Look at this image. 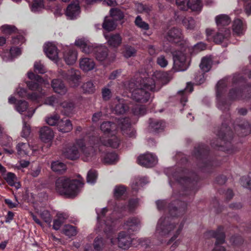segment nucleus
Here are the masks:
<instances>
[{"label":"nucleus","mask_w":251,"mask_h":251,"mask_svg":"<svg viewBox=\"0 0 251 251\" xmlns=\"http://www.w3.org/2000/svg\"><path fill=\"white\" fill-rule=\"evenodd\" d=\"M167 74L156 72L151 77L145 78L137 76L136 78L124 83V89L129 91L132 99L138 102H146L149 100L151 95L149 91L155 90V86L163 84L166 81Z\"/></svg>","instance_id":"nucleus-1"},{"label":"nucleus","mask_w":251,"mask_h":251,"mask_svg":"<svg viewBox=\"0 0 251 251\" xmlns=\"http://www.w3.org/2000/svg\"><path fill=\"white\" fill-rule=\"evenodd\" d=\"M186 220L176 222L169 217H161L158 221L155 230V236L160 244L166 243L167 246L172 245L170 250H175L180 244L179 240H176L182 230Z\"/></svg>","instance_id":"nucleus-2"},{"label":"nucleus","mask_w":251,"mask_h":251,"mask_svg":"<svg viewBox=\"0 0 251 251\" xmlns=\"http://www.w3.org/2000/svg\"><path fill=\"white\" fill-rule=\"evenodd\" d=\"M96 211L97 214V218L99 221L103 216L107 212V210L106 208L101 209L96 208ZM111 219V218H110ZM99 222H100L99 221ZM115 222L111 221V219H107L104 221L103 224H100L98 227L100 230H103L106 233L107 237L110 239L111 243L113 245L118 244V246L123 249L126 250L128 249L132 242V240L129 234H126L125 231H122L119 233L117 238H114V232L113 231V227L115 225Z\"/></svg>","instance_id":"nucleus-3"},{"label":"nucleus","mask_w":251,"mask_h":251,"mask_svg":"<svg viewBox=\"0 0 251 251\" xmlns=\"http://www.w3.org/2000/svg\"><path fill=\"white\" fill-rule=\"evenodd\" d=\"M28 77L31 81L27 82L28 88L36 92H33L31 94L27 93L24 88H19L16 90V93L20 97H27V99L39 102L40 100L45 95V92L43 90V87L49 86V82L47 80L43 79L39 75H35L32 72L27 73Z\"/></svg>","instance_id":"nucleus-4"},{"label":"nucleus","mask_w":251,"mask_h":251,"mask_svg":"<svg viewBox=\"0 0 251 251\" xmlns=\"http://www.w3.org/2000/svg\"><path fill=\"white\" fill-rule=\"evenodd\" d=\"M83 184L80 180L61 177L56 180L55 189L56 192L60 195L68 198H73L80 192Z\"/></svg>","instance_id":"nucleus-5"},{"label":"nucleus","mask_w":251,"mask_h":251,"mask_svg":"<svg viewBox=\"0 0 251 251\" xmlns=\"http://www.w3.org/2000/svg\"><path fill=\"white\" fill-rule=\"evenodd\" d=\"M84 147V141L82 139L77 140L75 144L65 148L63 151L64 156L69 159L74 160L79 156V150L83 153V159L88 161L95 155L96 151L93 147Z\"/></svg>","instance_id":"nucleus-6"},{"label":"nucleus","mask_w":251,"mask_h":251,"mask_svg":"<svg viewBox=\"0 0 251 251\" xmlns=\"http://www.w3.org/2000/svg\"><path fill=\"white\" fill-rule=\"evenodd\" d=\"M16 102V99L11 96L8 98V102L10 104L15 103L16 110L21 114H24L23 117L31 118L35 112V109L28 107V103L25 100H19Z\"/></svg>","instance_id":"nucleus-7"},{"label":"nucleus","mask_w":251,"mask_h":251,"mask_svg":"<svg viewBox=\"0 0 251 251\" xmlns=\"http://www.w3.org/2000/svg\"><path fill=\"white\" fill-rule=\"evenodd\" d=\"M59 75L66 80L70 87L76 88L80 83L81 75L78 70L74 69L69 70L67 73L60 70L58 71Z\"/></svg>","instance_id":"nucleus-8"},{"label":"nucleus","mask_w":251,"mask_h":251,"mask_svg":"<svg viewBox=\"0 0 251 251\" xmlns=\"http://www.w3.org/2000/svg\"><path fill=\"white\" fill-rule=\"evenodd\" d=\"M206 34L208 40H213L215 43L220 44L228 39L230 35V31L228 28H223L215 32L211 28H207Z\"/></svg>","instance_id":"nucleus-9"},{"label":"nucleus","mask_w":251,"mask_h":251,"mask_svg":"<svg viewBox=\"0 0 251 251\" xmlns=\"http://www.w3.org/2000/svg\"><path fill=\"white\" fill-rule=\"evenodd\" d=\"M187 50V48H185L183 51L178 50L173 53L174 66L177 72L184 71L188 67L186 62V53L184 52Z\"/></svg>","instance_id":"nucleus-10"},{"label":"nucleus","mask_w":251,"mask_h":251,"mask_svg":"<svg viewBox=\"0 0 251 251\" xmlns=\"http://www.w3.org/2000/svg\"><path fill=\"white\" fill-rule=\"evenodd\" d=\"M223 226H219L216 231L210 230L205 233L207 237H213L216 239L215 247L212 251H226L225 249L221 246L225 242V235Z\"/></svg>","instance_id":"nucleus-11"},{"label":"nucleus","mask_w":251,"mask_h":251,"mask_svg":"<svg viewBox=\"0 0 251 251\" xmlns=\"http://www.w3.org/2000/svg\"><path fill=\"white\" fill-rule=\"evenodd\" d=\"M118 124L124 135L130 138L135 137L136 131L131 126L128 118L119 119Z\"/></svg>","instance_id":"nucleus-12"},{"label":"nucleus","mask_w":251,"mask_h":251,"mask_svg":"<svg viewBox=\"0 0 251 251\" xmlns=\"http://www.w3.org/2000/svg\"><path fill=\"white\" fill-rule=\"evenodd\" d=\"M138 164L147 168L155 165L158 161L157 157L152 153H146L140 155L137 159Z\"/></svg>","instance_id":"nucleus-13"},{"label":"nucleus","mask_w":251,"mask_h":251,"mask_svg":"<svg viewBox=\"0 0 251 251\" xmlns=\"http://www.w3.org/2000/svg\"><path fill=\"white\" fill-rule=\"evenodd\" d=\"M63 54L64 60L67 65H73L76 62L78 53L73 47L67 46L64 48Z\"/></svg>","instance_id":"nucleus-14"},{"label":"nucleus","mask_w":251,"mask_h":251,"mask_svg":"<svg viewBox=\"0 0 251 251\" xmlns=\"http://www.w3.org/2000/svg\"><path fill=\"white\" fill-rule=\"evenodd\" d=\"M80 9L77 0L72 2L67 7L65 14L68 19L73 20L76 18L80 14Z\"/></svg>","instance_id":"nucleus-15"},{"label":"nucleus","mask_w":251,"mask_h":251,"mask_svg":"<svg viewBox=\"0 0 251 251\" xmlns=\"http://www.w3.org/2000/svg\"><path fill=\"white\" fill-rule=\"evenodd\" d=\"M225 86V81L224 80H220L218 82L216 86L217 107L219 109L222 110H225L227 107V105L225 103V102L222 100L221 98V95Z\"/></svg>","instance_id":"nucleus-16"},{"label":"nucleus","mask_w":251,"mask_h":251,"mask_svg":"<svg viewBox=\"0 0 251 251\" xmlns=\"http://www.w3.org/2000/svg\"><path fill=\"white\" fill-rule=\"evenodd\" d=\"M51 87L53 91L61 95H64L68 91V89L63 81L58 78L54 79L51 81Z\"/></svg>","instance_id":"nucleus-17"},{"label":"nucleus","mask_w":251,"mask_h":251,"mask_svg":"<svg viewBox=\"0 0 251 251\" xmlns=\"http://www.w3.org/2000/svg\"><path fill=\"white\" fill-rule=\"evenodd\" d=\"M44 51L50 59L55 60L58 58V50L56 46L52 43L49 42L44 46Z\"/></svg>","instance_id":"nucleus-18"},{"label":"nucleus","mask_w":251,"mask_h":251,"mask_svg":"<svg viewBox=\"0 0 251 251\" xmlns=\"http://www.w3.org/2000/svg\"><path fill=\"white\" fill-rule=\"evenodd\" d=\"M124 227L127 230L129 233L137 231L141 227V222L139 219L136 218L129 219L125 223Z\"/></svg>","instance_id":"nucleus-19"},{"label":"nucleus","mask_w":251,"mask_h":251,"mask_svg":"<svg viewBox=\"0 0 251 251\" xmlns=\"http://www.w3.org/2000/svg\"><path fill=\"white\" fill-rule=\"evenodd\" d=\"M40 137L41 140L45 143H50L54 137L53 130L48 126H44L41 128L40 131Z\"/></svg>","instance_id":"nucleus-20"},{"label":"nucleus","mask_w":251,"mask_h":251,"mask_svg":"<svg viewBox=\"0 0 251 251\" xmlns=\"http://www.w3.org/2000/svg\"><path fill=\"white\" fill-rule=\"evenodd\" d=\"M96 49V50L95 53V55L98 61L102 62L106 59H109L107 57L108 50L107 47L104 46L100 45Z\"/></svg>","instance_id":"nucleus-21"},{"label":"nucleus","mask_w":251,"mask_h":251,"mask_svg":"<svg viewBox=\"0 0 251 251\" xmlns=\"http://www.w3.org/2000/svg\"><path fill=\"white\" fill-rule=\"evenodd\" d=\"M79 67L83 71L87 72L95 68V63L92 59L85 57L80 60Z\"/></svg>","instance_id":"nucleus-22"},{"label":"nucleus","mask_w":251,"mask_h":251,"mask_svg":"<svg viewBox=\"0 0 251 251\" xmlns=\"http://www.w3.org/2000/svg\"><path fill=\"white\" fill-rule=\"evenodd\" d=\"M232 30L235 34L238 36L242 35L246 30L245 24L241 20L236 19L233 22Z\"/></svg>","instance_id":"nucleus-23"},{"label":"nucleus","mask_w":251,"mask_h":251,"mask_svg":"<svg viewBox=\"0 0 251 251\" xmlns=\"http://www.w3.org/2000/svg\"><path fill=\"white\" fill-rule=\"evenodd\" d=\"M182 33L181 30L173 28L168 32L167 39L170 42L177 43L182 39Z\"/></svg>","instance_id":"nucleus-24"},{"label":"nucleus","mask_w":251,"mask_h":251,"mask_svg":"<svg viewBox=\"0 0 251 251\" xmlns=\"http://www.w3.org/2000/svg\"><path fill=\"white\" fill-rule=\"evenodd\" d=\"M104 36L108 45L112 47L117 48L122 43V38L119 34H110L109 35L104 34Z\"/></svg>","instance_id":"nucleus-25"},{"label":"nucleus","mask_w":251,"mask_h":251,"mask_svg":"<svg viewBox=\"0 0 251 251\" xmlns=\"http://www.w3.org/2000/svg\"><path fill=\"white\" fill-rule=\"evenodd\" d=\"M36 212L39 214L41 218L48 224H50L52 219L48 210L45 209L40 205H36L34 207Z\"/></svg>","instance_id":"nucleus-26"},{"label":"nucleus","mask_w":251,"mask_h":251,"mask_svg":"<svg viewBox=\"0 0 251 251\" xmlns=\"http://www.w3.org/2000/svg\"><path fill=\"white\" fill-rule=\"evenodd\" d=\"M22 51L20 48L18 47H12L10 49L8 56L6 55V53H2L0 55L2 59L6 62L11 61L15 58L20 56L21 54Z\"/></svg>","instance_id":"nucleus-27"},{"label":"nucleus","mask_w":251,"mask_h":251,"mask_svg":"<svg viewBox=\"0 0 251 251\" xmlns=\"http://www.w3.org/2000/svg\"><path fill=\"white\" fill-rule=\"evenodd\" d=\"M16 149L18 155L21 157L28 155L30 150H32L33 153L36 151V149L31 148L27 143H20L16 146Z\"/></svg>","instance_id":"nucleus-28"},{"label":"nucleus","mask_w":251,"mask_h":251,"mask_svg":"<svg viewBox=\"0 0 251 251\" xmlns=\"http://www.w3.org/2000/svg\"><path fill=\"white\" fill-rule=\"evenodd\" d=\"M57 127L58 130L63 133L68 132L73 129L72 124L68 119L60 120Z\"/></svg>","instance_id":"nucleus-29"},{"label":"nucleus","mask_w":251,"mask_h":251,"mask_svg":"<svg viewBox=\"0 0 251 251\" xmlns=\"http://www.w3.org/2000/svg\"><path fill=\"white\" fill-rule=\"evenodd\" d=\"M193 91V85L190 82H188L186 88L181 91L178 92V95L180 97V102L184 105L183 102L187 101L188 94L191 93Z\"/></svg>","instance_id":"nucleus-30"},{"label":"nucleus","mask_w":251,"mask_h":251,"mask_svg":"<svg viewBox=\"0 0 251 251\" xmlns=\"http://www.w3.org/2000/svg\"><path fill=\"white\" fill-rule=\"evenodd\" d=\"M148 182V178L146 177H137L133 180L131 187L134 190L137 191Z\"/></svg>","instance_id":"nucleus-31"},{"label":"nucleus","mask_w":251,"mask_h":251,"mask_svg":"<svg viewBox=\"0 0 251 251\" xmlns=\"http://www.w3.org/2000/svg\"><path fill=\"white\" fill-rule=\"evenodd\" d=\"M215 21L217 25L220 28L221 26L229 25L231 19L227 15L220 14L215 17Z\"/></svg>","instance_id":"nucleus-32"},{"label":"nucleus","mask_w":251,"mask_h":251,"mask_svg":"<svg viewBox=\"0 0 251 251\" xmlns=\"http://www.w3.org/2000/svg\"><path fill=\"white\" fill-rule=\"evenodd\" d=\"M164 123L158 120L150 119L149 127L151 131L157 132L162 130L164 127Z\"/></svg>","instance_id":"nucleus-33"},{"label":"nucleus","mask_w":251,"mask_h":251,"mask_svg":"<svg viewBox=\"0 0 251 251\" xmlns=\"http://www.w3.org/2000/svg\"><path fill=\"white\" fill-rule=\"evenodd\" d=\"M101 143L105 146L107 147H111L113 148H117L119 147L120 140V139L115 135H112L110 138H109L107 141H104L102 138L100 139Z\"/></svg>","instance_id":"nucleus-34"},{"label":"nucleus","mask_w":251,"mask_h":251,"mask_svg":"<svg viewBox=\"0 0 251 251\" xmlns=\"http://www.w3.org/2000/svg\"><path fill=\"white\" fill-rule=\"evenodd\" d=\"M4 179L10 186L15 187L17 189L21 187L20 184L17 181V177L13 173H8Z\"/></svg>","instance_id":"nucleus-35"},{"label":"nucleus","mask_w":251,"mask_h":251,"mask_svg":"<svg viewBox=\"0 0 251 251\" xmlns=\"http://www.w3.org/2000/svg\"><path fill=\"white\" fill-rule=\"evenodd\" d=\"M212 64V60L210 57H204L201 59L200 67L202 72L206 73L210 70Z\"/></svg>","instance_id":"nucleus-36"},{"label":"nucleus","mask_w":251,"mask_h":251,"mask_svg":"<svg viewBox=\"0 0 251 251\" xmlns=\"http://www.w3.org/2000/svg\"><path fill=\"white\" fill-rule=\"evenodd\" d=\"M189 8L192 11L200 12L201 11L203 4L201 0H188Z\"/></svg>","instance_id":"nucleus-37"},{"label":"nucleus","mask_w":251,"mask_h":251,"mask_svg":"<svg viewBox=\"0 0 251 251\" xmlns=\"http://www.w3.org/2000/svg\"><path fill=\"white\" fill-rule=\"evenodd\" d=\"M116 128V125L110 122H103L100 125V129L105 133L114 132Z\"/></svg>","instance_id":"nucleus-38"},{"label":"nucleus","mask_w":251,"mask_h":251,"mask_svg":"<svg viewBox=\"0 0 251 251\" xmlns=\"http://www.w3.org/2000/svg\"><path fill=\"white\" fill-rule=\"evenodd\" d=\"M182 24L187 30H193L196 26L195 20L191 17H184L182 20Z\"/></svg>","instance_id":"nucleus-39"},{"label":"nucleus","mask_w":251,"mask_h":251,"mask_svg":"<svg viewBox=\"0 0 251 251\" xmlns=\"http://www.w3.org/2000/svg\"><path fill=\"white\" fill-rule=\"evenodd\" d=\"M117 26L116 21L110 18L105 19L102 24L103 28L108 31L114 30Z\"/></svg>","instance_id":"nucleus-40"},{"label":"nucleus","mask_w":251,"mask_h":251,"mask_svg":"<svg viewBox=\"0 0 251 251\" xmlns=\"http://www.w3.org/2000/svg\"><path fill=\"white\" fill-rule=\"evenodd\" d=\"M51 169L54 172L62 173L66 171V166L63 163L57 161L52 163Z\"/></svg>","instance_id":"nucleus-41"},{"label":"nucleus","mask_w":251,"mask_h":251,"mask_svg":"<svg viewBox=\"0 0 251 251\" xmlns=\"http://www.w3.org/2000/svg\"><path fill=\"white\" fill-rule=\"evenodd\" d=\"M126 187L124 185L116 186L113 190L114 196L120 199L126 193Z\"/></svg>","instance_id":"nucleus-42"},{"label":"nucleus","mask_w":251,"mask_h":251,"mask_svg":"<svg viewBox=\"0 0 251 251\" xmlns=\"http://www.w3.org/2000/svg\"><path fill=\"white\" fill-rule=\"evenodd\" d=\"M111 18L115 21L121 20L124 17L123 12L117 8H112L110 11Z\"/></svg>","instance_id":"nucleus-43"},{"label":"nucleus","mask_w":251,"mask_h":251,"mask_svg":"<svg viewBox=\"0 0 251 251\" xmlns=\"http://www.w3.org/2000/svg\"><path fill=\"white\" fill-rule=\"evenodd\" d=\"M30 8L33 12L41 11L45 8L43 0H34Z\"/></svg>","instance_id":"nucleus-44"},{"label":"nucleus","mask_w":251,"mask_h":251,"mask_svg":"<svg viewBox=\"0 0 251 251\" xmlns=\"http://www.w3.org/2000/svg\"><path fill=\"white\" fill-rule=\"evenodd\" d=\"M184 212V208L182 207L178 208L173 205H172V206L169 207V214L174 217L182 215Z\"/></svg>","instance_id":"nucleus-45"},{"label":"nucleus","mask_w":251,"mask_h":251,"mask_svg":"<svg viewBox=\"0 0 251 251\" xmlns=\"http://www.w3.org/2000/svg\"><path fill=\"white\" fill-rule=\"evenodd\" d=\"M62 232L64 234L69 237L75 236L77 233L75 227L70 225H65L64 226Z\"/></svg>","instance_id":"nucleus-46"},{"label":"nucleus","mask_w":251,"mask_h":251,"mask_svg":"<svg viewBox=\"0 0 251 251\" xmlns=\"http://www.w3.org/2000/svg\"><path fill=\"white\" fill-rule=\"evenodd\" d=\"M118 159V156L115 152H110L105 155L103 161L105 163L112 164L117 161Z\"/></svg>","instance_id":"nucleus-47"},{"label":"nucleus","mask_w":251,"mask_h":251,"mask_svg":"<svg viewBox=\"0 0 251 251\" xmlns=\"http://www.w3.org/2000/svg\"><path fill=\"white\" fill-rule=\"evenodd\" d=\"M98 178V173L96 171L90 170L87 173V182L90 184H94Z\"/></svg>","instance_id":"nucleus-48"},{"label":"nucleus","mask_w":251,"mask_h":251,"mask_svg":"<svg viewBox=\"0 0 251 251\" xmlns=\"http://www.w3.org/2000/svg\"><path fill=\"white\" fill-rule=\"evenodd\" d=\"M81 88L85 93L92 94L95 91V86L92 81H88L83 84Z\"/></svg>","instance_id":"nucleus-49"},{"label":"nucleus","mask_w":251,"mask_h":251,"mask_svg":"<svg viewBox=\"0 0 251 251\" xmlns=\"http://www.w3.org/2000/svg\"><path fill=\"white\" fill-rule=\"evenodd\" d=\"M118 103L116 104L114 111L117 114H123L126 110V106L122 100H118Z\"/></svg>","instance_id":"nucleus-50"},{"label":"nucleus","mask_w":251,"mask_h":251,"mask_svg":"<svg viewBox=\"0 0 251 251\" xmlns=\"http://www.w3.org/2000/svg\"><path fill=\"white\" fill-rule=\"evenodd\" d=\"M104 246V242L102 238L100 236L97 237L94 241L93 246L94 249L97 251H100L102 250Z\"/></svg>","instance_id":"nucleus-51"},{"label":"nucleus","mask_w":251,"mask_h":251,"mask_svg":"<svg viewBox=\"0 0 251 251\" xmlns=\"http://www.w3.org/2000/svg\"><path fill=\"white\" fill-rule=\"evenodd\" d=\"M60 120L59 117L57 114L51 115L46 118V123L51 126H57V124Z\"/></svg>","instance_id":"nucleus-52"},{"label":"nucleus","mask_w":251,"mask_h":251,"mask_svg":"<svg viewBox=\"0 0 251 251\" xmlns=\"http://www.w3.org/2000/svg\"><path fill=\"white\" fill-rule=\"evenodd\" d=\"M240 185L244 188L251 190V177L249 176H242L240 180Z\"/></svg>","instance_id":"nucleus-53"},{"label":"nucleus","mask_w":251,"mask_h":251,"mask_svg":"<svg viewBox=\"0 0 251 251\" xmlns=\"http://www.w3.org/2000/svg\"><path fill=\"white\" fill-rule=\"evenodd\" d=\"M98 46L95 44L90 43L89 41L87 43V45L82 49V51L86 54L91 53L92 52L95 53L96 48Z\"/></svg>","instance_id":"nucleus-54"},{"label":"nucleus","mask_w":251,"mask_h":251,"mask_svg":"<svg viewBox=\"0 0 251 251\" xmlns=\"http://www.w3.org/2000/svg\"><path fill=\"white\" fill-rule=\"evenodd\" d=\"M132 113L134 116L139 117L145 115L146 113V108L141 105H136L132 109Z\"/></svg>","instance_id":"nucleus-55"},{"label":"nucleus","mask_w":251,"mask_h":251,"mask_svg":"<svg viewBox=\"0 0 251 251\" xmlns=\"http://www.w3.org/2000/svg\"><path fill=\"white\" fill-rule=\"evenodd\" d=\"M23 119V129L22 131V136L24 138L27 137L30 133V127L29 125H27L25 122V118L22 117Z\"/></svg>","instance_id":"nucleus-56"},{"label":"nucleus","mask_w":251,"mask_h":251,"mask_svg":"<svg viewBox=\"0 0 251 251\" xmlns=\"http://www.w3.org/2000/svg\"><path fill=\"white\" fill-rule=\"evenodd\" d=\"M135 25L143 30H147L149 28V25L144 22L140 16H138L135 21Z\"/></svg>","instance_id":"nucleus-57"},{"label":"nucleus","mask_w":251,"mask_h":251,"mask_svg":"<svg viewBox=\"0 0 251 251\" xmlns=\"http://www.w3.org/2000/svg\"><path fill=\"white\" fill-rule=\"evenodd\" d=\"M61 105L64 109V114L68 115L73 111L74 108V104L71 102H64L61 104Z\"/></svg>","instance_id":"nucleus-58"},{"label":"nucleus","mask_w":251,"mask_h":251,"mask_svg":"<svg viewBox=\"0 0 251 251\" xmlns=\"http://www.w3.org/2000/svg\"><path fill=\"white\" fill-rule=\"evenodd\" d=\"M89 41V40L83 37L77 38L75 42V45L78 47L82 51V49L84 48Z\"/></svg>","instance_id":"nucleus-59"},{"label":"nucleus","mask_w":251,"mask_h":251,"mask_svg":"<svg viewBox=\"0 0 251 251\" xmlns=\"http://www.w3.org/2000/svg\"><path fill=\"white\" fill-rule=\"evenodd\" d=\"M44 103L52 106H56L58 105V100L56 97L52 96L46 98Z\"/></svg>","instance_id":"nucleus-60"},{"label":"nucleus","mask_w":251,"mask_h":251,"mask_svg":"<svg viewBox=\"0 0 251 251\" xmlns=\"http://www.w3.org/2000/svg\"><path fill=\"white\" fill-rule=\"evenodd\" d=\"M1 30L2 33L4 34H10L16 30V28L14 26L5 25L1 27Z\"/></svg>","instance_id":"nucleus-61"},{"label":"nucleus","mask_w":251,"mask_h":251,"mask_svg":"<svg viewBox=\"0 0 251 251\" xmlns=\"http://www.w3.org/2000/svg\"><path fill=\"white\" fill-rule=\"evenodd\" d=\"M34 71L38 73L44 74L46 72V69L44 65L40 61L35 62L34 64Z\"/></svg>","instance_id":"nucleus-62"},{"label":"nucleus","mask_w":251,"mask_h":251,"mask_svg":"<svg viewBox=\"0 0 251 251\" xmlns=\"http://www.w3.org/2000/svg\"><path fill=\"white\" fill-rule=\"evenodd\" d=\"M136 50L132 47L130 46H126L125 47V51L124 55L126 58H129L135 55Z\"/></svg>","instance_id":"nucleus-63"},{"label":"nucleus","mask_w":251,"mask_h":251,"mask_svg":"<svg viewBox=\"0 0 251 251\" xmlns=\"http://www.w3.org/2000/svg\"><path fill=\"white\" fill-rule=\"evenodd\" d=\"M176 4L182 10H186L189 8L187 0H176Z\"/></svg>","instance_id":"nucleus-64"}]
</instances>
